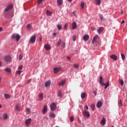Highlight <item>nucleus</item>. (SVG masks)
<instances>
[{
    "label": "nucleus",
    "mask_w": 127,
    "mask_h": 127,
    "mask_svg": "<svg viewBox=\"0 0 127 127\" xmlns=\"http://www.w3.org/2000/svg\"><path fill=\"white\" fill-rule=\"evenodd\" d=\"M12 8V4H10L7 5L4 9V11L3 12V16L5 17H8L9 16V10Z\"/></svg>",
    "instance_id": "f257e3e1"
},
{
    "label": "nucleus",
    "mask_w": 127,
    "mask_h": 127,
    "mask_svg": "<svg viewBox=\"0 0 127 127\" xmlns=\"http://www.w3.org/2000/svg\"><path fill=\"white\" fill-rule=\"evenodd\" d=\"M102 81H103V77H102V76H101L100 77V81H99V82H100V83L102 86H105V89H107V87H108V86H109V81H108L107 82V84L104 83L102 82Z\"/></svg>",
    "instance_id": "f03ea898"
},
{
    "label": "nucleus",
    "mask_w": 127,
    "mask_h": 127,
    "mask_svg": "<svg viewBox=\"0 0 127 127\" xmlns=\"http://www.w3.org/2000/svg\"><path fill=\"white\" fill-rule=\"evenodd\" d=\"M3 61L5 63H9L11 61V57L10 56H6L4 57Z\"/></svg>",
    "instance_id": "7ed1b4c3"
},
{
    "label": "nucleus",
    "mask_w": 127,
    "mask_h": 127,
    "mask_svg": "<svg viewBox=\"0 0 127 127\" xmlns=\"http://www.w3.org/2000/svg\"><path fill=\"white\" fill-rule=\"evenodd\" d=\"M35 40H36V37L35 36H33L31 37L30 41H29V43H33L35 42Z\"/></svg>",
    "instance_id": "20e7f679"
},
{
    "label": "nucleus",
    "mask_w": 127,
    "mask_h": 127,
    "mask_svg": "<svg viewBox=\"0 0 127 127\" xmlns=\"http://www.w3.org/2000/svg\"><path fill=\"white\" fill-rule=\"evenodd\" d=\"M83 116L86 118H88L90 117V115L88 111H84L83 112Z\"/></svg>",
    "instance_id": "39448f33"
},
{
    "label": "nucleus",
    "mask_w": 127,
    "mask_h": 127,
    "mask_svg": "<svg viewBox=\"0 0 127 127\" xmlns=\"http://www.w3.org/2000/svg\"><path fill=\"white\" fill-rule=\"evenodd\" d=\"M51 110L52 111H55L56 109V105L55 103H53L51 104L50 106Z\"/></svg>",
    "instance_id": "423d86ee"
},
{
    "label": "nucleus",
    "mask_w": 127,
    "mask_h": 127,
    "mask_svg": "<svg viewBox=\"0 0 127 127\" xmlns=\"http://www.w3.org/2000/svg\"><path fill=\"white\" fill-rule=\"evenodd\" d=\"M47 110H48V107L46 105H45L44 106V108L42 110L43 114H45L47 112Z\"/></svg>",
    "instance_id": "0eeeda50"
},
{
    "label": "nucleus",
    "mask_w": 127,
    "mask_h": 127,
    "mask_svg": "<svg viewBox=\"0 0 127 127\" xmlns=\"http://www.w3.org/2000/svg\"><path fill=\"white\" fill-rule=\"evenodd\" d=\"M31 123V119H28L25 121V124L27 126H29L30 125V123Z\"/></svg>",
    "instance_id": "6e6552de"
},
{
    "label": "nucleus",
    "mask_w": 127,
    "mask_h": 127,
    "mask_svg": "<svg viewBox=\"0 0 127 127\" xmlns=\"http://www.w3.org/2000/svg\"><path fill=\"white\" fill-rule=\"evenodd\" d=\"M99 39L98 36L97 35L95 36L94 37V38H93L92 43L93 44L95 43H97V40Z\"/></svg>",
    "instance_id": "1a4fd4ad"
},
{
    "label": "nucleus",
    "mask_w": 127,
    "mask_h": 127,
    "mask_svg": "<svg viewBox=\"0 0 127 127\" xmlns=\"http://www.w3.org/2000/svg\"><path fill=\"white\" fill-rule=\"evenodd\" d=\"M61 68L60 67H56L54 69V73L57 74L59 71H60Z\"/></svg>",
    "instance_id": "9d476101"
},
{
    "label": "nucleus",
    "mask_w": 127,
    "mask_h": 127,
    "mask_svg": "<svg viewBox=\"0 0 127 127\" xmlns=\"http://www.w3.org/2000/svg\"><path fill=\"white\" fill-rule=\"evenodd\" d=\"M3 70L7 73H11V70H10V68L9 67H6L3 69Z\"/></svg>",
    "instance_id": "9b49d317"
},
{
    "label": "nucleus",
    "mask_w": 127,
    "mask_h": 127,
    "mask_svg": "<svg viewBox=\"0 0 127 127\" xmlns=\"http://www.w3.org/2000/svg\"><path fill=\"white\" fill-rule=\"evenodd\" d=\"M110 58L112 59H113V60H114V61H117V59H118L117 56L116 55H111V56H110Z\"/></svg>",
    "instance_id": "f8f14e48"
},
{
    "label": "nucleus",
    "mask_w": 127,
    "mask_h": 127,
    "mask_svg": "<svg viewBox=\"0 0 127 127\" xmlns=\"http://www.w3.org/2000/svg\"><path fill=\"white\" fill-rule=\"evenodd\" d=\"M4 97L5 98V99H10V98H11V96H10V95L5 93L4 94Z\"/></svg>",
    "instance_id": "ddd939ff"
},
{
    "label": "nucleus",
    "mask_w": 127,
    "mask_h": 127,
    "mask_svg": "<svg viewBox=\"0 0 127 127\" xmlns=\"http://www.w3.org/2000/svg\"><path fill=\"white\" fill-rule=\"evenodd\" d=\"M2 120H7V114L3 113L2 116Z\"/></svg>",
    "instance_id": "4468645a"
},
{
    "label": "nucleus",
    "mask_w": 127,
    "mask_h": 127,
    "mask_svg": "<svg viewBox=\"0 0 127 127\" xmlns=\"http://www.w3.org/2000/svg\"><path fill=\"white\" fill-rule=\"evenodd\" d=\"M51 81H47L45 84V86L46 87H48L50 86L51 85Z\"/></svg>",
    "instance_id": "2eb2a0df"
},
{
    "label": "nucleus",
    "mask_w": 127,
    "mask_h": 127,
    "mask_svg": "<svg viewBox=\"0 0 127 127\" xmlns=\"http://www.w3.org/2000/svg\"><path fill=\"white\" fill-rule=\"evenodd\" d=\"M103 30L104 28H103V27H100L98 30V34H100L103 32Z\"/></svg>",
    "instance_id": "dca6fc26"
},
{
    "label": "nucleus",
    "mask_w": 127,
    "mask_h": 127,
    "mask_svg": "<svg viewBox=\"0 0 127 127\" xmlns=\"http://www.w3.org/2000/svg\"><path fill=\"white\" fill-rule=\"evenodd\" d=\"M76 22H73L72 24V29H75L76 28Z\"/></svg>",
    "instance_id": "f3484780"
},
{
    "label": "nucleus",
    "mask_w": 127,
    "mask_h": 127,
    "mask_svg": "<svg viewBox=\"0 0 127 127\" xmlns=\"http://www.w3.org/2000/svg\"><path fill=\"white\" fill-rule=\"evenodd\" d=\"M102 106V103L100 101L98 102L97 104L96 105L98 108H100Z\"/></svg>",
    "instance_id": "a211bd4d"
},
{
    "label": "nucleus",
    "mask_w": 127,
    "mask_h": 127,
    "mask_svg": "<svg viewBox=\"0 0 127 127\" xmlns=\"http://www.w3.org/2000/svg\"><path fill=\"white\" fill-rule=\"evenodd\" d=\"M89 38V36L87 35H85L83 37V40H84V41H87Z\"/></svg>",
    "instance_id": "6ab92c4d"
},
{
    "label": "nucleus",
    "mask_w": 127,
    "mask_h": 127,
    "mask_svg": "<svg viewBox=\"0 0 127 127\" xmlns=\"http://www.w3.org/2000/svg\"><path fill=\"white\" fill-rule=\"evenodd\" d=\"M101 125L102 126H104L106 124L105 119L104 118H103V120L101 121L100 123Z\"/></svg>",
    "instance_id": "aec40b11"
},
{
    "label": "nucleus",
    "mask_w": 127,
    "mask_h": 127,
    "mask_svg": "<svg viewBox=\"0 0 127 127\" xmlns=\"http://www.w3.org/2000/svg\"><path fill=\"white\" fill-rule=\"evenodd\" d=\"M57 4L58 5H61L63 4V0H57Z\"/></svg>",
    "instance_id": "412c9836"
},
{
    "label": "nucleus",
    "mask_w": 127,
    "mask_h": 127,
    "mask_svg": "<svg viewBox=\"0 0 127 127\" xmlns=\"http://www.w3.org/2000/svg\"><path fill=\"white\" fill-rule=\"evenodd\" d=\"M44 47L45 48L46 50L47 51L51 49L49 45H45L44 46Z\"/></svg>",
    "instance_id": "4be33fe9"
},
{
    "label": "nucleus",
    "mask_w": 127,
    "mask_h": 127,
    "mask_svg": "<svg viewBox=\"0 0 127 127\" xmlns=\"http://www.w3.org/2000/svg\"><path fill=\"white\" fill-rule=\"evenodd\" d=\"M119 107H121L123 106V101L121 99L120 102L118 103Z\"/></svg>",
    "instance_id": "5701e85b"
},
{
    "label": "nucleus",
    "mask_w": 127,
    "mask_h": 127,
    "mask_svg": "<svg viewBox=\"0 0 127 127\" xmlns=\"http://www.w3.org/2000/svg\"><path fill=\"white\" fill-rule=\"evenodd\" d=\"M11 38H12V39H16V34L14 33L12 34Z\"/></svg>",
    "instance_id": "b1692460"
},
{
    "label": "nucleus",
    "mask_w": 127,
    "mask_h": 127,
    "mask_svg": "<svg viewBox=\"0 0 127 127\" xmlns=\"http://www.w3.org/2000/svg\"><path fill=\"white\" fill-rule=\"evenodd\" d=\"M57 27L59 30H61L62 29V25H60V24H58V25H57Z\"/></svg>",
    "instance_id": "393cba45"
},
{
    "label": "nucleus",
    "mask_w": 127,
    "mask_h": 127,
    "mask_svg": "<svg viewBox=\"0 0 127 127\" xmlns=\"http://www.w3.org/2000/svg\"><path fill=\"white\" fill-rule=\"evenodd\" d=\"M43 95L42 94H40L39 95V99L40 101H41L43 99Z\"/></svg>",
    "instance_id": "a878e982"
},
{
    "label": "nucleus",
    "mask_w": 127,
    "mask_h": 127,
    "mask_svg": "<svg viewBox=\"0 0 127 127\" xmlns=\"http://www.w3.org/2000/svg\"><path fill=\"white\" fill-rule=\"evenodd\" d=\"M95 3L97 5H100L101 4V0H95Z\"/></svg>",
    "instance_id": "bb28decb"
},
{
    "label": "nucleus",
    "mask_w": 127,
    "mask_h": 127,
    "mask_svg": "<svg viewBox=\"0 0 127 127\" xmlns=\"http://www.w3.org/2000/svg\"><path fill=\"white\" fill-rule=\"evenodd\" d=\"M65 83V81L64 80L62 81L61 82L59 83V85L60 86H63Z\"/></svg>",
    "instance_id": "cd10ccee"
},
{
    "label": "nucleus",
    "mask_w": 127,
    "mask_h": 127,
    "mask_svg": "<svg viewBox=\"0 0 127 127\" xmlns=\"http://www.w3.org/2000/svg\"><path fill=\"white\" fill-rule=\"evenodd\" d=\"M20 39V35L17 34L16 35V41H18Z\"/></svg>",
    "instance_id": "c85d7f7f"
},
{
    "label": "nucleus",
    "mask_w": 127,
    "mask_h": 127,
    "mask_svg": "<svg viewBox=\"0 0 127 127\" xmlns=\"http://www.w3.org/2000/svg\"><path fill=\"white\" fill-rule=\"evenodd\" d=\"M86 95V94L85 93H82V94H81V98H82V99L84 98L85 97Z\"/></svg>",
    "instance_id": "c756f323"
},
{
    "label": "nucleus",
    "mask_w": 127,
    "mask_h": 127,
    "mask_svg": "<svg viewBox=\"0 0 127 127\" xmlns=\"http://www.w3.org/2000/svg\"><path fill=\"white\" fill-rule=\"evenodd\" d=\"M50 117L51 118H55V117H56V115H55V114H54V113H51V114H50Z\"/></svg>",
    "instance_id": "7c9ffc66"
},
{
    "label": "nucleus",
    "mask_w": 127,
    "mask_h": 127,
    "mask_svg": "<svg viewBox=\"0 0 127 127\" xmlns=\"http://www.w3.org/2000/svg\"><path fill=\"white\" fill-rule=\"evenodd\" d=\"M119 82H120V83L121 84V85L122 86H123L124 85V81L122 79H120L119 80Z\"/></svg>",
    "instance_id": "2f4dec72"
},
{
    "label": "nucleus",
    "mask_w": 127,
    "mask_h": 127,
    "mask_svg": "<svg viewBox=\"0 0 127 127\" xmlns=\"http://www.w3.org/2000/svg\"><path fill=\"white\" fill-rule=\"evenodd\" d=\"M121 57H122V59L123 61H124L126 59V57H125V56L123 54H121Z\"/></svg>",
    "instance_id": "473e14b6"
},
{
    "label": "nucleus",
    "mask_w": 127,
    "mask_h": 127,
    "mask_svg": "<svg viewBox=\"0 0 127 127\" xmlns=\"http://www.w3.org/2000/svg\"><path fill=\"white\" fill-rule=\"evenodd\" d=\"M85 5V3L84 2H82V3H81V8H83Z\"/></svg>",
    "instance_id": "72a5a7b5"
},
{
    "label": "nucleus",
    "mask_w": 127,
    "mask_h": 127,
    "mask_svg": "<svg viewBox=\"0 0 127 127\" xmlns=\"http://www.w3.org/2000/svg\"><path fill=\"white\" fill-rule=\"evenodd\" d=\"M58 96L59 97H62V92L60 91H59Z\"/></svg>",
    "instance_id": "f704fd0d"
},
{
    "label": "nucleus",
    "mask_w": 127,
    "mask_h": 127,
    "mask_svg": "<svg viewBox=\"0 0 127 127\" xmlns=\"http://www.w3.org/2000/svg\"><path fill=\"white\" fill-rule=\"evenodd\" d=\"M61 40L59 39L58 43H57V45L58 46H60L61 45Z\"/></svg>",
    "instance_id": "c9c22d12"
},
{
    "label": "nucleus",
    "mask_w": 127,
    "mask_h": 127,
    "mask_svg": "<svg viewBox=\"0 0 127 127\" xmlns=\"http://www.w3.org/2000/svg\"><path fill=\"white\" fill-rule=\"evenodd\" d=\"M26 111H27V114H30V112H31L30 109L29 108L27 109Z\"/></svg>",
    "instance_id": "e433bc0d"
},
{
    "label": "nucleus",
    "mask_w": 127,
    "mask_h": 127,
    "mask_svg": "<svg viewBox=\"0 0 127 127\" xmlns=\"http://www.w3.org/2000/svg\"><path fill=\"white\" fill-rule=\"evenodd\" d=\"M65 43H64V42H62V47L63 48H65Z\"/></svg>",
    "instance_id": "4c0bfd02"
},
{
    "label": "nucleus",
    "mask_w": 127,
    "mask_h": 127,
    "mask_svg": "<svg viewBox=\"0 0 127 127\" xmlns=\"http://www.w3.org/2000/svg\"><path fill=\"white\" fill-rule=\"evenodd\" d=\"M52 13L50 12V11H47V15L48 16H50L51 15Z\"/></svg>",
    "instance_id": "58836bf2"
},
{
    "label": "nucleus",
    "mask_w": 127,
    "mask_h": 127,
    "mask_svg": "<svg viewBox=\"0 0 127 127\" xmlns=\"http://www.w3.org/2000/svg\"><path fill=\"white\" fill-rule=\"evenodd\" d=\"M27 29H28V30H30V28H31V25L29 24L28 25H27Z\"/></svg>",
    "instance_id": "ea45409f"
},
{
    "label": "nucleus",
    "mask_w": 127,
    "mask_h": 127,
    "mask_svg": "<svg viewBox=\"0 0 127 127\" xmlns=\"http://www.w3.org/2000/svg\"><path fill=\"white\" fill-rule=\"evenodd\" d=\"M73 66H74V67L75 68H78V66H79L78 64H73Z\"/></svg>",
    "instance_id": "a19ab883"
},
{
    "label": "nucleus",
    "mask_w": 127,
    "mask_h": 127,
    "mask_svg": "<svg viewBox=\"0 0 127 127\" xmlns=\"http://www.w3.org/2000/svg\"><path fill=\"white\" fill-rule=\"evenodd\" d=\"M91 108H92V109L93 111L94 110V109H95V105H94V104H92V105H91Z\"/></svg>",
    "instance_id": "79ce46f5"
},
{
    "label": "nucleus",
    "mask_w": 127,
    "mask_h": 127,
    "mask_svg": "<svg viewBox=\"0 0 127 127\" xmlns=\"http://www.w3.org/2000/svg\"><path fill=\"white\" fill-rule=\"evenodd\" d=\"M22 55L21 54H20L19 55V60L21 61L22 60Z\"/></svg>",
    "instance_id": "37998d69"
},
{
    "label": "nucleus",
    "mask_w": 127,
    "mask_h": 127,
    "mask_svg": "<svg viewBox=\"0 0 127 127\" xmlns=\"http://www.w3.org/2000/svg\"><path fill=\"white\" fill-rule=\"evenodd\" d=\"M73 120H74L73 117L72 116L70 117V122H72L73 121Z\"/></svg>",
    "instance_id": "c03bdc74"
},
{
    "label": "nucleus",
    "mask_w": 127,
    "mask_h": 127,
    "mask_svg": "<svg viewBox=\"0 0 127 127\" xmlns=\"http://www.w3.org/2000/svg\"><path fill=\"white\" fill-rule=\"evenodd\" d=\"M43 0H38V5H39V4L42 2Z\"/></svg>",
    "instance_id": "a18cd8bd"
},
{
    "label": "nucleus",
    "mask_w": 127,
    "mask_h": 127,
    "mask_svg": "<svg viewBox=\"0 0 127 127\" xmlns=\"http://www.w3.org/2000/svg\"><path fill=\"white\" fill-rule=\"evenodd\" d=\"M23 68V66L22 65H20V66H19L18 69L19 70H21V69H22Z\"/></svg>",
    "instance_id": "49530a36"
},
{
    "label": "nucleus",
    "mask_w": 127,
    "mask_h": 127,
    "mask_svg": "<svg viewBox=\"0 0 127 127\" xmlns=\"http://www.w3.org/2000/svg\"><path fill=\"white\" fill-rule=\"evenodd\" d=\"M16 110H17V111H19V110H20V108L18 106H16Z\"/></svg>",
    "instance_id": "de8ad7c7"
},
{
    "label": "nucleus",
    "mask_w": 127,
    "mask_h": 127,
    "mask_svg": "<svg viewBox=\"0 0 127 127\" xmlns=\"http://www.w3.org/2000/svg\"><path fill=\"white\" fill-rule=\"evenodd\" d=\"M100 17L101 21H102L104 20L102 15L100 16Z\"/></svg>",
    "instance_id": "09e8293b"
},
{
    "label": "nucleus",
    "mask_w": 127,
    "mask_h": 127,
    "mask_svg": "<svg viewBox=\"0 0 127 127\" xmlns=\"http://www.w3.org/2000/svg\"><path fill=\"white\" fill-rule=\"evenodd\" d=\"M21 72H22V71L20 70L17 71V73H18V74H20Z\"/></svg>",
    "instance_id": "8fccbe9b"
},
{
    "label": "nucleus",
    "mask_w": 127,
    "mask_h": 127,
    "mask_svg": "<svg viewBox=\"0 0 127 127\" xmlns=\"http://www.w3.org/2000/svg\"><path fill=\"white\" fill-rule=\"evenodd\" d=\"M67 28V25L65 24L64 27V29H65Z\"/></svg>",
    "instance_id": "3c124183"
},
{
    "label": "nucleus",
    "mask_w": 127,
    "mask_h": 127,
    "mask_svg": "<svg viewBox=\"0 0 127 127\" xmlns=\"http://www.w3.org/2000/svg\"><path fill=\"white\" fill-rule=\"evenodd\" d=\"M94 96L97 95V92L95 91H94Z\"/></svg>",
    "instance_id": "603ef678"
},
{
    "label": "nucleus",
    "mask_w": 127,
    "mask_h": 127,
    "mask_svg": "<svg viewBox=\"0 0 127 127\" xmlns=\"http://www.w3.org/2000/svg\"><path fill=\"white\" fill-rule=\"evenodd\" d=\"M75 40H76V38H75V37H73V41H75Z\"/></svg>",
    "instance_id": "864d4df0"
},
{
    "label": "nucleus",
    "mask_w": 127,
    "mask_h": 127,
    "mask_svg": "<svg viewBox=\"0 0 127 127\" xmlns=\"http://www.w3.org/2000/svg\"><path fill=\"white\" fill-rule=\"evenodd\" d=\"M73 14L74 15V16H76V14H75V11H73V12H72Z\"/></svg>",
    "instance_id": "5fc2aeb1"
},
{
    "label": "nucleus",
    "mask_w": 127,
    "mask_h": 127,
    "mask_svg": "<svg viewBox=\"0 0 127 127\" xmlns=\"http://www.w3.org/2000/svg\"><path fill=\"white\" fill-rule=\"evenodd\" d=\"M3 29L2 27H0V31H2Z\"/></svg>",
    "instance_id": "6e6d98bb"
},
{
    "label": "nucleus",
    "mask_w": 127,
    "mask_h": 127,
    "mask_svg": "<svg viewBox=\"0 0 127 127\" xmlns=\"http://www.w3.org/2000/svg\"><path fill=\"white\" fill-rule=\"evenodd\" d=\"M85 109H86L87 110H88V107L87 106H85Z\"/></svg>",
    "instance_id": "4d7b16f0"
},
{
    "label": "nucleus",
    "mask_w": 127,
    "mask_h": 127,
    "mask_svg": "<svg viewBox=\"0 0 127 127\" xmlns=\"http://www.w3.org/2000/svg\"><path fill=\"white\" fill-rule=\"evenodd\" d=\"M123 10L122 9L121 11V15L123 14Z\"/></svg>",
    "instance_id": "13d9d810"
},
{
    "label": "nucleus",
    "mask_w": 127,
    "mask_h": 127,
    "mask_svg": "<svg viewBox=\"0 0 127 127\" xmlns=\"http://www.w3.org/2000/svg\"><path fill=\"white\" fill-rule=\"evenodd\" d=\"M124 22H125V21H124V20H123V21H122L121 22V24H124Z\"/></svg>",
    "instance_id": "bf43d9fd"
},
{
    "label": "nucleus",
    "mask_w": 127,
    "mask_h": 127,
    "mask_svg": "<svg viewBox=\"0 0 127 127\" xmlns=\"http://www.w3.org/2000/svg\"><path fill=\"white\" fill-rule=\"evenodd\" d=\"M67 59L68 60H70V57H67Z\"/></svg>",
    "instance_id": "052dcab7"
},
{
    "label": "nucleus",
    "mask_w": 127,
    "mask_h": 127,
    "mask_svg": "<svg viewBox=\"0 0 127 127\" xmlns=\"http://www.w3.org/2000/svg\"><path fill=\"white\" fill-rule=\"evenodd\" d=\"M2 64H1V62L0 61V67H1Z\"/></svg>",
    "instance_id": "680f3d73"
},
{
    "label": "nucleus",
    "mask_w": 127,
    "mask_h": 127,
    "mask_svg": "<svg viewBox=\"0 0 127 127\" xmlns=\"http://www.w3.org/2000/svg\"><path fill=\"white\" fill-rule=\"evenodd\" d=\"M53 36H56V34L55 33H54V34H53Z\"/></svg>",
    "instance_id": "e2e57ef3"
},
{
    "label": "nucleus",
    "mask_w": 127,
    "mask_h": 127,
    "mask_svg": "<svg viewBox=\"0 0 127 127\" xmlns=\"http://www.w3.org/2000/svg\"><path fill=\"white\" fill-rule=\"evenodd\" d=\"M31 81V79L29 80H28V83H29Z\"/></svg>",
    "instance_id": "0e129e2a"
},
{
    "label": "nucleus",
    "mask_w": 127,
    "mask_h": 127,
    "mask_svg": "<svg viewBox=\"0 0 127 127\" xmlns=\"http://www.w3.org/2000/svg\"><path fill=\"white\" fill-rule=\"evenodd\" d=\"M1 107H2V106L1 105V104H0V109H1Z\"/></svg>",
    "instance_id": "69168bd1"
},
{
    "label": "nucleus",
    "mask_w": 127,
    "mask_h": 127,
    "mask_svg": "<svg viewBox=\"0 0 127 127\" xmlns=\"http://www.w3.org/2000/svg\"><path fill=\"white\" fill-rule=\"evenodd\" d=\"M92 30L93 31H94V30H95V29H94V28H92Z\"/></svg>",
    "instance_id": "338daca9"
},
{
    "label": "nucleus",
    "mask_w": 127,
    "mask_h": 127,
    "mask_svg": "<svg viewBox=\"0 0 127 127\" xmlns=\"http://www.w3.org/2000/svg\"><path fill=\"white\" fill-rule=\"evenodd\" d=\"M40 41H42V38H40Z\"/></svg>",
    "instance_id": "774afa93"
}]
</instances>
